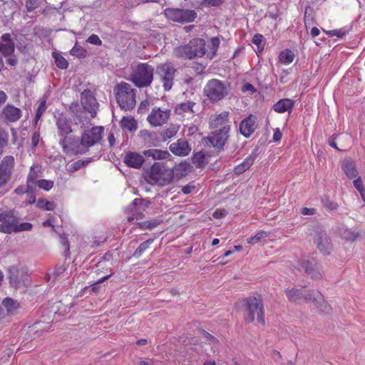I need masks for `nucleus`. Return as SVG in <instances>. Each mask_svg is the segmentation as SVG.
Here are the masks:
<instances>
[{"instance_id": "1", "label": "nucleus", "mask_w": 365, "mask_h": 365, "mask_svg": "<svg viewBox=\"0 0 365 365\" xmlns=\"http://www.w3.org/2000/svg\"><path fill=\"white\" fill-rule=\"evenodd\" d=\"M220 45V39L217 37L212 38L207 45L205 41L201 38H195L191 40L189 43L184 46L176 48V54L187 59L202 57L206 56L209 58H212L215 55L217 48Z\"/></svg>"}, {"instance_id": "2", "label": "nucleus", "mask_w": 365, "mask_h": 365, "mask_svg": "<svg viewBox=\"0 0 365 365\" xmlns=\"http://www.w3.org/2000/svg\"><path fill=\"white\" fill-rule=\"evenodd\" d=\"M116 100L120 107L125 110L133 109L135 106V93L132 86L125 82L118 84L115 88Z\"/></svg>"}, {"instance_id": "3", "label": "nucleus", "mask_w": 365, "mask_h": 365, "mask_svg": "<svg viewBox=\"0 0 365 365\" xmlns=\"http://www.w3.org/2000/svg\"><path fill=\"white\" fill-rule=\"evenodd\" d=\"M149 178L152 183L160 186L170 184L174 178V170L164 164L155 163L150 168Z\"/></svg>"}, {"instance_id": "4", "label": "nucleus", "mask_w": 365, "mask_h": 365, "mask_svg": "<svg viewBox=\"0 0 365 365\" xmlns=\"http://www.w3.org/2000/svg\"><path fill=\"white\" fill-rule=\"evenodd\" d=\"M103 127H93L90 130H85L82 135L81 140L79 144L75 145L71 148L72 150L76 153H84L88 149L97 143L102 138Z\"/></svg>"}, {"instance_id": "5", "label": "nucleus", "mask_w": 365, "mask_h": 365, "mask_svg": "<svg viewBox=\"0 0 365 365\" xmlns=\"http://www.w3.org/2000/svg\"><path fill=\"white\" fill-rule=\"evenodd\" d=\"M245 304V320L247 322H252L257 319L259 323L264 324V307L262 300L256 297H250L246 299Z\"/></svg>"}, {"instance_id": "6", "label": "nucleus", "mask_w": 365, "mask_h": 365, "mask_svg": "<svg viewBox=\"0 0 365 365\" xmlns=\"http://www.w3.org/2000/svg\"><path fill=\"white\" fill-rule=\"evenodd\" d=\"M153 78V68L147 63L139 64L132 76L133 82L138 87L149 86Z\"/></svg>"}, {"instance_id": "7", "label": "nucleus", "mask_w": 365, "mask_h": 365, "mask_svg": "<svg viewBox=\"0 0 365 365\" xmlns=\"http://www.w3.org/2000/svg\"><path fill=\"white\" fill-rule=\"evenodd\" d=\"M164 14L169 20L179 23L190 22L196 18V13L188 9L168 8Z\"/></svg>"}, {"instance_id": "8", "label": "nucleus", "mask_w": 365, "mask_h": 365, "mask_svg": "<svg viewBox=\"0 0 365 365\" xmlns=\"http://www.w3.org/2000/svg\"><path fill=\"white\" fill-rule=\"evenodd\" d=\"M204 93L209 99L216 101L225 96L227 94V88L220 81L212 79L205 86Z\"/></svg>"}, {"instance_id": "9", "label": "nucleus", "mask_w": 365, "mask_h": 365, "mask_svg": "<svg viewBox=\"0 0 365 365\" xmlns=\"http://www.w3.org/2000/svg\"><path fill=\"white\" fill-rule=\"evenodd\" d=\"M56 125L58 129L59 135L63 138L60 143L62 145L64 151L72 150L71 148H74V145L71 138H68L67 135L72 132L70 123L65 118H59L56 122Z\"/></svg>"}, {"instance_id": "10", "label": "nucleus", "mask_w": 365, "mask_h": 365, "mask_svg": "<svg viewBox=\"0 0 365 365\" xmlns=\"http://www.w3.org/2000/svg\"><path fill=\"white\" fill-rule=\"evenodd\" d=\"M175 69L170 63H163L157 68V74L161 78L165 90L171 89L173 83Z\"/></svg>"}, {"instance_id": "11", "label": "nucleus", "mask_w": 365, "mask_h": 365, "mask_svg": "<svg viewBox=\"0 0 365 365\" xmlns=\"http://www.w3.org/2000/svg\"><path fill=\"white\" fill-rule=\"evenodd\" d=\"M170 115V110L155 107L148 115L147 120L152 125L159 126L167 122Z\"/></svg>"}, {"instance_id": "12", "label": "nucleus", "mask_w": 365, "mask_h": 365, "mask_svg": "<svg viewBox=\"0 0 365 365\" xmlns=\"http://www.w3.org/2000/svg\"><path fill=\"white\" fill-rule=\"evenodd\" d=\"M17 220L14 212L5 211L0 214V232L10 234L14 232Z\"/></svg>"}, {"instance_id": "13", "label": "nucleus", "mask_w": 365, "mask_h": 365, "mask_svg": "<svg viewBox=\"0 0 365 365\" xmlns=\"http://www.w3.org/2000/svg\"><path fill=\"white\" fill-rule=\"evenodd\" d=\"M230 126H224L223 128L216 129L208 137V140L213 147L222 148L227 138Z\"/></svg>"}, {"instance_id": "14", "label": "nucleus", "mask_w": 365, "mask_h": 365, "mask_svg": "<svg viewBox=\"0 0 365 365\" xmlns=\"http://www.w3.org/2000/svg\"><path fill=\"white\" fill-rule=\"evenodd\" d=\"M81 103L84 109L93 118L96 115L98 104L91 91H88L82 93Z\"/></svg>"}, {"instance_id": "15", "label": "nucleus", "mask_w": 365, "mask_h": 365, "mask_svg": "<svg viewBox=\"0 0 365 365\" xmlns=\"http://www.w3.org/2000/svg\"><path fill=\"white\" fill-rule=\"evenodd\" d=\"M299 269H303L312 278H319L322 277V269L314 259H303L299 262Z\"/></svg>"}, {"instance_id": "16", "label": "nucleus", "mask_w": 365, "mask_h": 365, "mask_svg": "<svg viewBox=\"0 0 365 365\" xmlns=\"http://www.w3.org/2000/svg\"><path fill=\"white\" fill-rule=\"evenodd\" d=\"M10 283L12 287L16 288H24L29 285L30 280L27 275L19 274L18 270L12 268L9 269Z\"/></svg>"}, {"instance_id": "17", "label": "nucleus", "mask_w": 365, "mask_h": 365, "mask_svg": "<svg viewBox=\"0 0 365 365\" xmlns=\"http://www.w3.org/2000/svg\"><path fill=\"white\" fill-rule=\"evenodd\" d=\"M169 148L172 153L178 156H186L192 150L188 142L185 139H178L176 142L171 143Z\"/></svg>"}, {"instance_id": "18", "label": "nucleus", "mask_w": 365, "mask_h": 365, "mask_svg": "<svg viewBox=\"0 0 365 365\" xmlns=\"http://www.w3.org/2000/svg\"><path fill=\"white\" fill-rule=\"evenodd\" d=\"M257 118L252 115H250L247 118L244 119L240 125V133L246 138L250 137L257 128Z\"/></svg>"}, {"instance_id": "19", "label": "nucleus", "mask_w": 365, "mask_h": 365, "mask_svg": "<svg viewBox=\"0 0 365 365\" xmlns=\"http://www.w3.org/2000/svg\"><path fill=\"white\" fill-rule=\"evenodd\" d=\"M144 161V156L135 152L127 153L124 157V163L134 168H140Z\"/></svg>"}, {"instance_id": "20", "label": "nucleus", "mask_w": 365, "mask_h": 365, "mask_svg": "<svg viewBox=\"0 0 365 365\" xmlns=\"http://www.w3.org/2000/svg\"><path fill=\"white\" fill-rule=\"evenodd\" d=\"M14 43L11 38L9 34H4L1 36L0 43V53L4 56L12 54L14 51Z\"/></svg>"}, {"instance_id": "21", "label": "nucleus", "mask_w": 365, "mask_h": 365, "mask_svg": "<svg viewBox=\"0 0 365 365\" xmlns=\"http://www.w3.org/2000/svg\"><path fill=\"white\" fill-rule=\"evenodd\" d=\"M3 117L9 122H16L21 116V110L11 105H7L3 110Z\"/></svg>"}, {"instance_id": "22", "label": "nucleus", "mask_w": 365, "mask_h": 365, "mask_svg": "<svg viewBox=\"0 0 365 365\" xmlns=\"http://www.w3.org/2000/svg\"><path fill=\"white\" fill-rule=\"evenodd\" d=\"M312 291H306L304 289L297 290L295 289H287L286 290V296L290 301L295 302L301 297H304V299L307 302H311L312 297H311Z\"/></svg>"}, {"instance_id": "23", "label": "nucleus", "mask_w": 365, "mask_h": 365, "mask_svg": "<svg viewBox=\"0 0 365 365\" xmlns=\"http://www.w3.org/2000/svg\"><path fill=\"white\" fill-rule=\"evenodd\" d=\"M228 122V112L224 111L219 115H215L210 118V127L212 128H223L224 126H230Z\"/></svg>"}, {"instance_id": "24", "label": "nucleus", "mask_w": 365, "mask_h": 365, "mask_svg": "<svg viewBox=\"0 0 365 365\" xmlns=\"http://www.w3.org/2000/svg\"><path fill=\"white\" fill-rule=\"evenodd\" d=\"M341 169L349 179H353L358 176L359 173L355 163L350 158H346L342 161Z\"/></svg>"}, {"instance_id": "25", "label": "nucleus", "mask_w": 365, "mask_h": 365, "mask_svg": "<svg viewBox=\"0 0 365 365\" xmlns=\"http://www.w3.org/2000/svg\"><path fill=\"white\" fill-rule=\"evenodd\" d=\"M311 297L312 301L310 302H314L321 311L328 312L330 310L329 305L319 292L312 291Z\"/></svg>"}, {"instance_id": "26", "label": "nucleus", "mask_w": 365, "mask_h": 365, "mask_svg": "<svg viewBox=\"0 0 365 365\" xmlns=\"http://www.w3.org/2000/svg\"><path fill=\"white\" fill-rule=\"evenodd\" d=\"M15 160L13 156L7 155L5 156L0 163V171L6 173L9 177H11V174L14 168Z\"/></svg>"}, {"instance_id": "27", "label": "nucleus", "mask_w": 365, "mask_h": 365, "mask_svg": "<svg viewBox=\"0 0 365 365\" xmlns=\"http://www.w3.org/2000/svg\"><path fill=\"white\" fill-rule=\"evenodd\" d=\"M143 153L145 157H150L153 160H163L170 157L168 151L159 149H149L144 151Z\"/></svg>"}, {"instance_id": "28", "label": "nucleus", "mask_w": 365, "mask_h": 365, "mask_svg": "<svg viewBox=\"0 0 365 365\" xmlns=\"http://www.w3.org/2000/svg\"><path fill=\"white\" fill-rule=\"evenodd\" d=\"M318 249L324 253H329L330 240L326 234H321L314 240Z\"/></svg>"}, {"instance_id": "29", "label": "nucleus", "mask_w": 365, "mask_h": 365, "mask_svg": "<svg viewBox=\"0 0 365 365\" xmlns=\"http://www.w3.org/2000/svg\"><path fill=\"white\" fill-rule=\"evenodd\" d=\"M293 106V101L289 98H284L279 101L274 105V110L277 113H285L290 111Z\"/></svg>"}, {"instance_id": "30", "label": "nucleus", "mask_w": 365, "mask_h": 365, "mask_svg": "<svg viewBox=\"0 0 365 365\" xmlns=\"http://www.w3.org/2000/svg\"><path fill=\"white\" fill-rule=\"evenodd\" d=\"M255 160V156L253 155H249L247 158L245 159V160L240 163V165H237L235 169L234 172L235 174L240 175L246 171L247 169H249L251 165L253 164L254 161Z\"/></svg>"}, {"instance_id": "31", "label": "nucleus", "mask_w": 365, "mask_h": 365, "mask_svg": "<svg viewBox=\"0 0 365 365\" xmlns=\"http://www.w3.org/2000/svg\"><path fill=\"white\" fill-rule=\"evenodd\" d=\"M179 128L178 125L171 124L166 129L163 130L161 133L163 140L165 141L167 139L174 137L178 133Z\"/></svg>"}, {"instance_id": "32", "label": "nucleus", "mask_w": 365, "mask_h": 365, "mask_svg": "<svg viewBox=\"0 0 365 365\" xmlns=\"http://www.w3.org/2000/svg\"><path fill=\"white\" fill-rule=\"evenodd\" d=\"M194 103L192 102H186L179 104L175 108V112L179 115H185V113H192Z\"/></svg>"}, {"instance_id": "33", "label": "nucleus", "mask_w": 365, "mask_h": 365, "mask_svg": "<svg viewBox=\"0 0 365 365\" xmlns=\"http://www.w3.org/2000/svg\"><path fill=\"white\" fill-rule=\"evenodd\" d=\"M121 127L129 131H133L136 129L135 120L130 116L123 117L120 121Z\"/></svg>"}, {"instance_id": "34", "label": "nucleus", "mask_w": 365, "mask_h": 365, "mask_svg": "<svg viewBox=\"0 0 365 365\" xmlns=\"http://www.w3.org/2000/svg\"><path fill=\"white\" fill-rule=\"evenodd\" d=\"M279 58L282 63L288 65L294 61V54L292 51L286 49L280 53Z\"/></svg>"}, {"instance_id": "35", "label": "nucleus", "mask_w": 365, "mask_h": 365, "mask_svg": "<svg viewBox=\"0 0 365 365\" xmlns=\"http://www.w3.org/2000/svg\"><path fill=\"white\" fill-rule=\"evenodd\" d=\"M269 237V233L265 231H260L257 232L255 236L250 237L247 240V243L255 245L258 242L264 241L267 237Z\"/></svg>"}, {"instance_id": "36", "label": "nucleus", "mask_w": 365, "mask_h": 365, "mask_svg": "<svg viewBox=\"0 0 365 365\" xmlns=\"http://www.w3.org/2000/svg\"><path fill=\"white\" fill-rule=\"evenodd\" d=\"M38 171H39L38 166L34 165L31 168V171L27 178L28 188H33V184L36 183V172Z\"/></svg>"}, {"instance_id": "37", "label": "nucleus", "mask_w": 365, "mask_h": 365, "mask_svg": "<svg viewBox=\"0 0 365 365\" xmlns=\"http://www.w3.org/2000/svg\"><path fill=\"white\" fill-rule=\"evenodd\" d=\"M2 304L7 309L8 313H11L19 308V303L11 298L4 299Z\"/></svg>"}, {"instance_id": "38", "label": "nucleus", "mask_w": 365, "mask_h": 365, "mask_svg": "<svg viewBox=\"0 0 365 365\" xmlns=\"http://www.w3.org/2000/svg\"><path fill=\"white\" fill-rule=\"evenodd\" d=\"M153 242V240L150 239L141 243L134 252L133 256L137 258L140 257L143 253L150 247Z\"/></svg>"}, {"instance_id": "39", "label": "nucleus", "mask_w": 365, "mask_h": 365, "mask_svg": "<svg viewBox=\"0 0 365 365\" xmlns=\"http://www.w3.org/2000/svg\"><path fill=\"white\" fill-rule=\"evenodd\" d=\"M53 57L55 59L56 66L61 69H65L68 67V63L65 58L61 54L57 53H53Z\"/></svg>"}, {"instance_id": "40", "label": "nucleus", "mask_w": 365, "mask_h": 365, "mask_svg": "<svg viewBox=\"0 0 365 365\" xmlns=\"http://www.w3.org/2000/svg\"><path fill=\"white\" fill-rule=\"evenodd\" d=\"M324 31L329 36H336L338 38H342L348 33V30H346L345 28L330 31L324 30Z\"/></svg>"}, {"instance_id": "41", "label": "nucleus", "mask_w": 365, "mask_h": 365, "mask_svg": "<svg viewBox=\"0 0 365 365\" xmlns=\"http://www.w3.org/2000/svg\"><path fill=\"white\" fill-rule=\"evenodd\" d=\"M46 109V101L44 98H43L39 102V104H38L36 113V116H35V123L36 124L40 120L41 115L45 112Z\"/></svg>"}, {"instance_id": "42", "label": "nucleus", "mask_w": 365, "mask_h": 365, "mask_svg": "<svg viewBox=\"0 0 365 365\" xmlns=\"http://www.w3.org/2000/svg\"><path fill=\"white\" fill-rule=\"evenodd\" d=\"M138 202H139L138 199H135L133 200V204L132 205H130L129 207V209L132 212L135 210V213L130 216H128L127 218V220L129 222H133L135 220H138L140 218V215L137 212L136 207H135V206Z\"/></svg>"}, {"instance_id": "43", "label": "nucleus", "mask_w": 365, "mask_h": 365, "mask_svg": "<svg viewBox=\"0 0 365 365\" xmlns=\"http://www.w3.org/2000/svg\"><path fill=\"white\" fill-rule=\"evenodd\" d=\"M71 54L77 57H84L86 54V51L76 43L75 46L71 50Z\"/></svg>"}, {"instance_id": "44", "label": "nucleus", "mask_w": 365, "mask_h": 365, "mask_svg": "<svg viewBox=\"0 0 365 365\" xmlns=\"http://www.w3.org/2000/svg\"><path fill=\"white\" fill-rule=\"evenodd\" d=\"M205 155L203 153L198 152L192 157V162L196 166L201 168L204 165Z\"/></svg>"}, {"instance_id": "45", "label": "nucleus", "mask_w": 365, "mask_h": 365, "mask_svg": "<svg viewBox=\"0 0 365 365\" xmlns=\"http://www.w3.org/2000/svg\"><path fill=\"white\" fill-rule=\"evenodd\" d=\"M342 237L348 240L353 241L359 237V232L351 230H345L341 233Z\"/></svg>"}, {"instance_id": "46", "label": "nucleus", "mask_w": 365, "mask_h": 365, "mask_svg": "<svg viewBox=\"0 0 365 365\" xmlns=\"http://www.w3.org/2000/svg\"><path fill=\"white\" fill-rule=\"evenodd\" d=\"M37 185L44 190L48 191L53 186V182L48 180H40L36 182Z\"/></svg>"}, {"instance_id": "47", "label": "nucleus", "mask_w": 365, "mask_h": 365, "mask_svg": "<svg viewBox=\"0 0 365 365\" xmlns=\"http://www.w3.org/2000/svg\"><path fill=\"white\" fill-rule=\"evenodd\" d=\"M261 34H255L252 38V43L258 48L259 51H262L264 48V39Z\"/></svg>"}, {"instance_id": "48", "label": "nucleus", "mask_w": 365, "mask_h": 365, "mask_svg": "<svg viewBox=\"0 0 365 365\" xmlns=\"http://www.w3.org/2000/svg\"><path fill=\"white\" fill-rule=\"evenodd\" d=\"M37 206L39 208H43L46 210H52L54 208L53 202L45 200H39L37 202Z\"/></svg>"}, {"instance_id": "49", "label": "nucleus", "mask_w": 365, "mask_h": 365, "mask_svg": "<svg viewBox=\"0 0 365 365\" xmlns=\"http://www.w3.org/2000/svg\"><path fill=\"white\" fill-rule=\"evenodd\" d=\"M43 2V0H27L26 6L28 11H33L38 8Z\"/></svg>"}, {"instance_id": "50", "label": "nucleus", "mask_w": 365, "mask_h": 365, "mask_svg": "<svg viewBox=\"0 0 365 365\" xmlns=\"http://www.w3.org/2000/svg\"><path fill=\"white\" fill-rule=\"evenodd\" d=\"M31 228H32V225L31 223L23 222V223L18 224V222L16 221L14 232H21V231H29V230H31Z\"/></svg>"}, {"instance_id": "51", "label": "nucleus", "mask_w": 365, "mask_h": 365, "mask_svg": "<svg viewBox=\"0 0 365 365\" xmlns=\"http://www.w3.org/2000/svg\"><path fill=\"white\" fill-rule=\"evenodd\" d=\"M85 165L83 161L78 160L73 163H72L68 168V171L69 173H73L78 170H80Z\"/></svg>"}, {"instance_id": "52", "label": "nucleus", "mask_w": 365, "mask_h": 365, "mask_svg": "<svg viewBox=\"0 0 365 365\" xmlns=\"http://www.w3.org/2000/svg\"><path fill=\"white\" fill-rule=\"evenodd\" d=\"M7 145V136L6 134L0 129V153L2 152V149Z\"/></svg>"}, {"instance_id": "53", "label": "nucleus", "mask_w": 365, "mask_h": 365, "mask_svg": "<svg viewBox=\"0 0 365 365\" xmlns=\"http://www.w3.org/2000/svg\"><path fill=\"white\" fill-rule=\"evenodd\" d=\"M356 179L354 180V187L360 192H362L364 190V185H363V182H362V180L360 177H358L357 178H355Z\"/></svg>"}, {"instance_id": "54", "label": "nucleus", "mask_w": 365, "mask_h": 365, "mask_svg": "<svg viewBox=\"0 0 365 365\" xmlns=\"http://www.w3.org/2000/svg\"><path fill=\"white\" fill-rule=\"evenodd\" d=\"M87 41L91 44H93V45H97V46H99V45H101V40L99 38V37L96 35V34H92L91 35L88 39H87Z\"/></svg>"}, {"instance_id": "55", "label": "nucleus", "mask_w": 365, "mask_h": 365, "mask_svg": "<svg viewBox=\"0 0 365 365\" xmlns=\"http://www.w3.org/2000/svg\"><path fill=\"white\" fill-rule=\"evenodd\" d=\"M11 177L0 171V188L3 187L9 182Z\"/></svg>"}, {"instance_id": "56", "label": "nucleus", "mask_w": 365, "mask_h": 365, "mask_svg": "<svg viewBox=\"0 0 365 365\" xmlns=\"http://www.w3.org/2000/svg\"><path fill=\"white\" fill-rule=\"evenodd\" d=\"M32 189L33 188H28V185L26 186L21 185L15 189L14 192L18 195H21L26 192H31Z\"/></svg>"}, {"instance_id": "57", "label": "nucleus", "mask_w": 365, "mask_h": 365, "mask_svg": "<svg viewBox=\"0 0 365 365\" xmlns=\"http://www.w3.org/2000/svg\"><path fill=\"white\" fill-rule=\"evenodd\" d=\"M195 189V185L192 183H190L182 187V192L184 194H189Z\"/></svg>"}, {"instance_id": "58", "label": "nucleus", "mask_w": 365, "mask_h": 365, "mask_svg": "<svg viewBox=\"0 0 365 365\" xmlns=\"http://www.w3.org/2000/svg\"><path fill=\"white\" fill-rule=\"evenodd\" d=\"M40 141V135L38 133H34L32 138H31V143L34 147H36L38 145V143Z\"/></svg>"}, {"instance_id": "59", "label": "nucleus", "mask_w": 365, "mask_h": 365, "mask_svg": "<svg viewBox=\"0 0 365 365\" xmlns=\"http://www.w3.org/2000/svg\"><path fill=\"white\" fill-rule=\"evenodd\" d=\"M226 211L225 210H216L213 212L212 216L215 219H220L225 217Z\"/></svg>"}, {"instance_id": "60", "label": "nucleus", "mask_w": 365, "mask_h": 365, "mask_svg": "<svg viewBox=\"0 0 365 365\" xmlns=\"http://www.w3.org/2000/svg\"><path fill=\"white\" fill-rule=\"evenodd\" d=\"M6 57L7 58V59H6L7 63H9L11 66H16V65L17 60H16L15 56L13 55V53L9 55V56H7Z\"/></svg>"}, {"instance_id": "61", "label": "nucleus", "mask_w": 365, "mask_h": 365, "mask_svg": "<svg viewBox=\"0 0 365 365\" xmlns=\"http://www.w3.org/2000/svg\"><path fill=\"white\" fill-rule=\"evenodd\" d=\"M301 213L303 215H312L315 214V209L304 207L302 209Z\"/></svg>"}, {"instance_id": "62", "label": "nucleus", "mask_w": 365, "mask_h": 365, "mask_svg": "<svg viewBox=\"0 0 365 365\" xmlns=\"http://www.w3.org/2000/svg\"><path fill=\"white\" fill-rule=\"evenodd\" d=\"M282 134L279 128H277L274 130V135H273V140L275 142L279 141L282 138Z\"/></svg>"}, {"instance_id": "63", "label": "nucleus", "mask_w": 365, "mask_h": 365, "mask_svg": "<svg viewBox=\"0 0 365 365\" xmlns=\"http://www.w3.org/2000/svg\"><path fill=\"white\" fill-rule=\"evenodd\" d=\"M324 205L329 210H335L337 207L336 203L329 200L324 202Z\"/></svg>"}, {"instance_id": "64", "label": "nucleus", "mask_w": 365, "mask_h": 365, "mask_svg": "<svg viewBox=\"0 0 365 365\" xmlns=\"http://www.w3.org/2000/svg\"><path fill=\"white\" fill-rule=\"evenodd\" d=\"M242 91L243 92L250 91V92L252 93L255 91V88L250 83H245L243 85V86L242 88Z\"/></svg>"}]
</instances>
